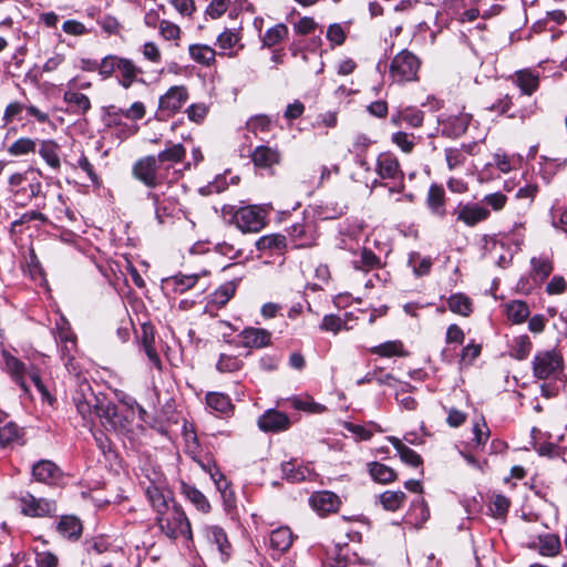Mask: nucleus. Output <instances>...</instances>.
Returning a JSON list of instances; mask_svg holds the SVG:
<instances>
[{"label":"nucleus","mask_w":567,"mask_h":567,"mask_svg":"<svg viewBox=\"0 0 567 567\" xmlns=\"http://www.w3.org/2000/svg\"><path fill=\"white\" fill-rule=\"evenodd\" d=\"M324 332L339 333L343 329H348L346 321L337 315H326L319 326Z\"/></svg>","instance_id":"3c124183"},{"label":"nucleus","mask_w":567,"mask_h":567,"mask_svg":"<svg viewBox=\"0 0 567 567\" xmlns=\"http://www.w3.org/2000/svg\"><path fill=\"white\" fill-rule=\"evenodd\" d=\"M516 84L520 89L522 93L532 95L539 85L538 74L529 71H518L516 72Z\"/></svg>","instance_id":"ea45409f"},{"label":"nucleus","mask_w":567,"mask_h":567,"mask_svg":"<svg viewBox=\"0 0 567 567\" xmlns=\"http://www.w3.org/2000/svg\"><path fill=\"white\" fill-rule=\"evenodd\" d=\"M251 162L258 168L269 169L281 162V152L277 146L259 145L251 155Z\"/></svg>","instance_id":"f3484780"},{"label":"nucleus","mask_w":567,"mask_h":567,"mask_svg":"<svg viewBox=\"0 0 567 567\" xmlns=\"http://www.w3.org/2000/svg\"><path fill=\"white\" fill-rule=\"evenodd\" d=\"M59 558L51 551H39L35 555V567H58Z\"/></svg>","instance_id":"774afa93"},{"label":"nucleus","mask_w":567,"mask_h":567,"mask_svg":"<svg viewBox=\"0 0 567 567\" xmlns=\"http://www.w3.org/2000/svg\"><path fill=\"white\" fill-rule=\"evenodd\" d=\"M532 350V342L528 336H519L516 337L513 341L512 346V357H514L517 360H524L527 358Z\"/></svg>","instance_id":"8fccbe9b"},{"label":"nucleus","mask_w":567,"mask_h":567,"mask_svg":"<svg viewBox=\"0 0 567 567\" xmlns=\"http://www.w3.org/2000/svg\"><path fill=\"white\" fill-rule=\"evenodd\" d=\"M116 71L120 73L118 82L124 89L131 87L136 81L137 75L142 72L133 61L124 58H121L118 61Z\"/></svg>","instance_id":"a878e982"},{"label":"nucleus","mask_w":567,"mask_h":567,"mask_svg":"<svg viewBox=\"0 0 567 567\" xmlns=\"http://www.w3.org/2000/svg\"><path fill=\"white\" fill-rule=\"evenodd\" d=\"M63 101L71 107L73 113L85 114L91 109L90 99L74 90H66L63 94Z\"/></svg>","instance_id":"bb28decb"},{"label":"nucleus","mask_w":567,"mask_h":567,"mask_svg":"<svg viewBox=\"0 0 567 567\" xmlns=\"http://www.w3.org/2000/svg\"><path fill=\"white\" fill-rule=\"evenodd\" d=\"M35 141L29 137H21L8 147V153L12 156H22L35 151Z\"/></svg>","instance_id":"09e8293b"},{"label":"nucleus","mask_w":567,"mask_h":567,"mask_svg":"<svg viewBox=\"0 0 567 567\" xmlns=\"http://www.w3.org/2000/svg\"><path fill=\"white\" fill-rule=\"evenodd\" d=\"M470 121H471V116L468 114H460L458 116L451 118V121H450V127L452 131L451 133L454 136H460V135L464 134L468 127Z\"/></svg>","instance_id":"69168bd1"},{"label":"nucleus","mask_w":567,"mask_h":567,"mask_svg":"<svg viewBox=\"0 0 567 567\" xmlns=\"http://www.w3.org/2000/svg\"><path fill=\"white\" fill-rule=\"evenodd\" d=\"M425 204L434 217L439 219H444L446 217V196L442 185L432 184L430 186L426 194Z\"/></svg>","instance_id":"dca6fc26"},{"label":"nucleus","mask_w":567,"mask_h":567,"mask_svg":"<svg viewBox=\"0 0 567 567\" xmlns=\"http://www.w3.org/2000/svg\"><path fill=\"white\" fill-rule=\"evenodd\" d=\"M203 533L207 543L217 547L221 561H226L231 555V544L226 532L217 525H207Z\"/></svg>","instance_id":"ddd939ff"},{"label":"nucleus","mask_w":567,"mask_h":567,"mask_svg":"<svg viewBox=\"0 0 567 567\" xmlns=\"http://www.w3.org/2000/svg\"><path fill=\"white\" fill-rule=\"evenodd\" d=\"M239 338L245 348H262L269 344L271 334L265 329L250 327L244 329Z\"/></svg>","instance_id":"412c9836"},{"label":"nucleus","mask_w":567,"mask_h":567,"mask_svg":"<svg viewBox=\"0 0 567 567\" xmlns=\"http://www.w3.org/2000/svg\"><path fill=\"white\" fill-rule=\"evenodd\" d=\"M391 141L404 153H411L415 145L413 135H409L408 133L401 131L394 133L391 137Z\"/></svg>","instance_id":"e2e57ef3"},{"label":"nucleus","mask_w":567,"mask_h":567,"mask_svg":"<svg viewBox=\"0 0 567 567\" xmlns=\"http://www.w3.org/2000/svg\"><path fill=\"white\" fill-rule=\"evenodd\" d=\"M188 52L190 58L199 64L209 66L215 62L216 51L207 44H190Z\"/></svg>","instance_id":"473e14b6"},{"label":"nucleus","mask_w":567,"mask_h":567,"mask_svg":"<svg viewBox=\"0 0 567 567\" xmlns=\"http://www.w3.org/2000/svg\"><path fill=\"white\" fill-rule=\"evenodd\" d=\"M182 493L200 512L208 513L210 504L206 496L195 486L183 483Z\"/></svg>","instance_id":"f704fd0d"},{"label":"nucleus","mask_w":567,"mask_h":567,"mask_svg":"<svg viewBox=\"0 0 567 567\" xmlns=\"http://www.w3.org/2000/svg\"><path fill=\"white\" fill-rule=\"evenodd\" d=\"M147 198H150L153 202L155 208V217L158 224H164L166 217H169L172 215V209L168 207L165 199L162 198V195L155 192H148Z\"/></svg>","instance_id":"a18cd8bd"},{"label":"nucleus","mask_w":567,"mask_h":567,"mask_svg":"<svg viewBox=\"0 0 567 567\" xmlns=\"http://www.w3.org/2000/svg\"><path fill=\"white\" fill-rule=\"evenodd\" d=\"M125 113L124 109L115 105H110L105 109L103 114V122L109 128H115L124 124Z\"/></svg>","instance_id":"de8ad7c7"},{"label":"nucleus","mask_w":567,"mask_h":567,"mask_svg":"<svg viewBox=\"0 0 567 567\" xmlns=\"http://www.w3.org/2000/svg\"><path fill=\"white\" fill-rule=\"evenodd\" d=\"M132 175L148 188L159 185L162 178L158 174L156 156L148 155L137 159L132 167Z\"/></svg>","instance_id":"6e6552de"},{"label":"nucleus","mask_w":567,"mask_h":567,"mask_svg":"<svg viewBox=\"0 0 567 567\" xmlns=\"http://www.w3.org/2000/svg\"><path fill=\"white\" fill-rule=\"evenodd\" d=\"M239 40L240 37L237 32L226 29L217 37L216 44L220 50H233Z\"/></svg>","instance_id":"052dcab7"},{"label":"nucleus","mask_w":567,"mask_h":567,"mask_svg":"<svg viewBox=\"0 0 567 567\" xmlns=\"http://www.w3.org/2000/svg\"><path fill=\"white\" fill-rule=\"evenodd\" d=\"M2 357L8 373L25 393L29 392V385L27 383V380L29 379L41 394L42 400L48 401L49 404L53 403L54 399L51 396L49 390L41 380L39 371L34 367L27 368L21 360L8 351H3Z\"/></svg>","instance_id":"f03ea898"},{"label":"nucleus","mask_w":567,"mask_h":567,"mask_svg":"<svg viewBox=\"0 0 567 567\" xmlns=\"http://www.w3.org/2000/svg\"><path fill=\"white\" fill-rule=\"evenodd\" d=\"M529 313L528 305L525 301L514 300L506 305V316L513 323H523Z\"/></svg>","instance_id":"a19ab883"},{"label":"nucleus","mask_w":567,"mask_h":567,"mask_svg":"<svg viewBox=\"0 0 567 567\" xmlns=\"http://www.w3.org/2000/svg\"><path fill=\"white\" fill-rule=\"evenodd\" d=\"M156 525L169 539L183 537L187 542L193 540L190 522L181 505L174 503L172 507L156 515Z\"/></svg>","instance_id":"7ed1b4c3"},{"label":"nucleus","mask_w":567,"mask_h":567,"mask_svg":"<svg viewBox=\"0 0 567 567\" xmlns=\"http://www.w3.org/2000/svg\"><path fill=\"white\" fill-rule=\"evenodd\" d=\"M449 309L463 317H468L473 312V302L464 293H453L447 299Z\"/></svg>","instance_id":"2f4dec72"},{"label":"nucleus","mask_w":567,"mask_h":567,"mask_svg":"<svg viewBox=\"0 0 567 567\" xmlns=\"http://www.w3.org/2000/svg\"><path fill=\"white\" fill-rule=\"evenodd\" d=\"M121 58L116 55L105 56L99 64V73L104 78H110L116 70Z\"/></svg>","instance_id":"0e129e2a"},{"label":"nucleus","mask_w":567,"mask_h":567,"mask_svg":"<svg viewBox=\"0 0 567 567\" xmlns=\"http://www.w3.org/2000/svg\"><path fill=\"white\" fill-rule=\"evenodd\" d=\"M368 468L373 481L381 484H389L396 478L394 470L385 464L371 462L368 464Z\"/></svg>","instance_id":"4c0bfd02"},{"label":"nucleus","mask_w":567,"mask_h":567,"mask_svg":"<svg viewBox=\"0 0 567 567\" xmlns=\"http://www.w3.org/2000/svg\"><path fill=\"white\" fill-rule=\"evenodd\" d=\"M386 440L396 450L402 462L413 467H417L422 464V457L415 451L406 446L399 437L388 436Z\"/></svg>","instance_id":"b1692460"},{"label":"nucleus","mask_w":567,"mask_h":567,"mask_svg":"<svg viewBox=\"0 0 567 567\" xmlns=\"http://www.w3.org/2000/svg\"><path fill=\"white\" fill-rule=\"evenodd\" d=\"M289 30L285 23H278L269 28L264 35H260L262 47L272 48L288 37Z\"/></svg>","instance_id":"e433bc0d"},{"label":"nucleus","mask_w":567,"mask_h":567,"mask_svg":"<svg viewBox=\"0 0 567 567\" xmlns=\"http://www.w3.org/2000/svg\"><path fill=\"white\" fill-rule=\"evenodd\" d=\"M410 266L416 276H424L430 272L432 260L430 257L421 258L419 254H412L409 259Z\"/></svg>","instance_id":"5fc2aeb1"},{"label":"nucleus","mask_w":567,"mask_h":567,"mask_svg":"<svg viewBox=\"0 0 567 567\" xmlns=\"http://www.w3.org/2000/svg\"><path fill=\"white\" fill-rule=\"evenodd\" d=\"M19 427L14 423L9 422L0 427V444L2 446L9 445L17 441L19 439Z\"/></svg>","instance_id":"680f3d73"},{"label":"nucleus","mask_w":567,"mask_h":567,"mask_svg":"<svg viewBox=\"0 0 567 567\" xmlns=\"http://www.w3.org/2000/svg\"><path fill=\"white\" fill-rule=\"evenodd\" d=\"M259 250H281L286 247V237L280 234L262 236L257 240Z\"/></svg>","instance_id":"c03bdc74"},{"label":"nucleus","mask_w":567,"mask_h":567,"mask_svg":"<svg viewBox=\"0 0 567 567\" xmlns=\"http://www.w3.org/2000/svg\"><path fill=\"white\" fill-rule=\"evenodd\" d=\"M186 155V150L185 147L177 143V144H173L171 145L169 147H167L166 150L162 151L158 153L156 159H157V163H166V162H169V163H179L184 159Z\"/></svg>","instance_id":"79ce46f5"},{"label":"nucleus","mask_w":567,"mask_h":567,"mask_svg":"<svg viewBox=\"0 0 567 567\" xmlns=\"http://www.w3.org/2000/svg\"><path fill=\"white\" fill-rule=\"evenodd\" d=\"M93 412L102 420L105 426H110L114 431H118L125 427L124 417L117 412L115 404L107 402L106 404L97 402V408L93 409Z\"/></svg>","instance_id":"aec40b11"},{"label":"nucleus","mask_w":567,"mask_h":567,"mask_svg":"<svg viewBox=\"0 0 567 567\" xmlns=\"http://www.w3.org/2000/svg\"><path fill=\"white\" fill-rule=\"evenodd\" d=\"M270 120L265 115H257L247 122V130L258 136L259 133H267L270 131Z\"/></svg>","instance_id":"bf43d9fd"},{"label":"nucleus","mask_w":567,"mask_h":567,"mask_svg":"<svg viewBox=\"0 0 567 567\" xmlns=\"http://www.w3.org/2000/svg\"><path fill=\"white\" fill-rule=\"evenodd\" d=\"M533 373L539 380H549L554 384H543L542 393L546 396L556 395L560 385L566 382L563 355L555 350L539 351L533 359Z\"/></svg>","instance_id":"f257e3e1"},{"label":"nucleus","mask_w":567,"mask_h":567,"mask_svg":"<svg viewBox=\"0 0 567 567\" xmlns=\"http://www.w3.org/2000/svg\"><path fill=\"white\" fill-rule=\"evenodd\" d=\"M402 116L404 122L413 128H417L423 125L424 112L416 107L406 106L402 109Z\"/></svg>","instance_id":"603ef678"},{"label":"nucleus","mask_w":567,"mask_h":567,"mask_svg":"<svg viewBox=\"0 0 567 567\" xmlns=\"http://www.w3.org/2000/svg\"><path fill=\"white\" fill-rule=\"evenodd\" d=\"M380 265L379 257L371 250L363 248L360 254V260L354 261L357 269L369 270Z\"/></svg>","instance_id":"864d4df0"},{"label":"nucleus","mask_w":567,"mask_h":567,"mask_svg":"<svg viewBox=\"0 0 567 567\" xmlns=\"http://www.w3.org/2000/svg\"><path fill=\"white\" fill-rule=\"evenodd\" d=\"M370 352L382 358L408 357L409 352L404 349V344L400 340H391L379 346L372 347Z\"/></svg>","instance_id":"cd10ccee"},{"label":"nucleus","mask_w":567,"mask_h":567,"mask_svg":"<svg viewBox=\"0 0 567 567\" xmlns=\"http://www.w3.org/2000/svg\"><path fill=\"white\" fill-rule=\"evenodd\" d=\"M236 287L237 284L234 280L223 284L210 295L209 303L217 308L224 307L235 295Z\"/></svg>","instance_id":"72a5a7b5"},{"label":"nucleus","mask_w":567,"mask_h":567,"mask_svg":"<svg viewBox=\"0 0 567 567\" xmlns=\"http://www.w3.org/2000/svg\"><path fill=\"white\" fill-rule=\"evenodd\" d=\"M421 64L420 58L413 52L406 49L401 50L391 60L389 75L396 84L417 81Z\"/></svg>","instance_id":"20e7f679"},{"label":"nucleus","mask_w":567,"mask_h":567,"mask_svg":"<svg viewBox=\"0 0 567 567\" xmlns=\"http://www.w3.org/2000/svg\"><path fill=\"white\" fill-rule=\"evenodd\" d=\"M146 497L151 503L156 515L169 508V503L173 502L172 492L165 486L151 483L145 489Z\"/></svg>","instance_id":"a211bd4d"},{"label":"nucleus","mask_w":567,"mask_h":567,"mask_svg":"<svg viewBox=\"0 0 567 567\" xmlns=\"http://www.w3.org/2000/svg\"><path fill=\"white\" fill-rule=\"evenodd\" d=\"M32 475L39 482L54 484L61 476L59 467L51 461H39L33 465Z\"/></svg>","instance_id":"4be33fe9"},{"label":"nucleus","mask_w":567,"mask_h":567,"mask_svg":"<svg viewBox=\"0 0 567 567\" xmlns=\"http://www.w3.org/2000/svg\"><path fill=\"white\" fill-rule=\"evenodd\" d=\"M207 406L220 414H228L233 411L234 404L230 398L221 392H209L206 394Z\"/></svg>","instance_id":"7c9ffc66"},{"label":"nucleus","mask_w":567,"mask_h":567,"mask_svg":"<svg viewBox=\"0 0 567 567\" xmlns=\"http://www.w3.org/2000/svg\"><path fill=\"white\" fill-rule=\"evenodd\" d=\"M243 364V361L238 357L221 353L216 363V369L220 373H233L239 371Z\"/></svg>","instance_id":"49530a36"},{"label":"nucleus","mask_w":567,"mask_h":567,"mask_svg":"<svg viewBox=\"0 0 567 567\" xmlns=\"http://www.w3.org/2000/svg\"><path fill=\"white\" fill-rule=\"evenodd\" d=\"M189 95L186 86L175 85L159 97L158 114L159 116H171L177 113L187 102Z\"/></svg>","instance_id":"1a4fd4ad"},{"label":"nucleus","mask_w":567,"mask_h":567,"mask_svg":"<svg viewBox=\"0 0 567 567\" xmlns=\"http://www.w3.org/2000/svg\"><path fill=\"white\" fill-rule=\"evenodd\" d=\"M472 433V449L482 451L491 436L489 427L487 426L484 417H478L477 420L473 421Z\"/></svg>","instance_id":"c756f323"},{"label":"nucleus","mask_w":567,"mask_h":567,"mask_svg":"<svg viewBox=\"0 0 567 567\" xmlns=\"http://www.w3.org/2000/svg\"><path fill=\"white\" fill-rule=\"evenodd\" d=\"M74 378L76 389L72 396L73 402L83 419L90 417L93 413V409L97 408L99 399L93 393L89 381L85 378H82L81 371H79V375H74Z\"/></svg>","instance_id":"0eeeda50"},{"label":"nucleus","mask_w":567,"mask_h":567,"mask_svg":"<svg viewBox=\"0 0 567 567\" xmlns=\"http://www.w3.org/2000/svg\"><path fill=\"white\" fill-rule=\"evenodd\" d=\"M55 341L59 346L60 354L64 361L66 370L73 375H79V371L81 370L74 358V354L78 351L76 337L71 329L65 326V323L58 328Z\"/></svg>","instance_id":"39448f33"},{"label":"nucleus","mask_w":567,"mask_h":567,"mask_svg":"<svg viewBox=\"0 0 567 567\" xmlns=\"http://www.w3.org/2000/svg\"><path fill=\"white\" fill-rule=\"evenodd\" d=\"M456 220L467 227H474L489 217V210L476 203H458L452 213Z\"/></svg>","instance_id":"9d476101"},{"label":"nucleus","mask_w":567,"mask_h":567,"mask_svg":"<svg viewBox=\"0 0 567 567\" xmlns=\"http://www.w3.org/2000/svg\"><path fill=\"white\" fill-rule=\"evenodd\" d=\"M377 173L383 179H403L398 158L391 153H382L377 158Z\"/></svg>","instance_id":"6ab92c4d"},{"label":"nucleus","mask_w":567,"mask_h":567,"mask_svg":"<svg viewBox=\"0 0 567 567\" xmlns=\"http://www.w3.org/2000/svg\"><path fill=\"white\" fill-rule=\"evenodd\" d=\"M56 529L63 537L78 539L82 534V524L78 517L65 515L60 518Z\"/></svg>","instance_id":"c85d7f7f"},{"label":"nucleus","mask_w":567,"mask_h":567,"mask_svg":"<svg viewBox=\"0 0 567 567\" xmlns=\"http://www.w3.org/2000/svg\"><path fill=\"white\" fill-rule=\"evenodd\" d=\"M482 346L475 342L466 344L461 352L460 364L471 365L481 354Z\"/></svg>","instance_id":"4d7b16f0"},{"label":"nucleus","mask_w":567,"mask_h":567,"mask_svg":"<svg viewBox=\"0 0 567 567\" xmlns=\"http://www.w3.org/2000/svg\"><path fill=\"white\" fill-rule=\"evenodd\" d=\"M257 424L264 432H280L289 429L290 419L286 413L270 409L259 416Z\"/></svg>","instance_id":"4468645a"},{"label":"nucleus","mask_w":567,"mask_h":567,"mask_svg":"<svg viewBox=\"0 0 567 567\" xmlns=\"http://www.w3.org/2000/svg\"><path fill=\"white\" fill-rule=\"evenodd\" d=\"M536 548V545L533 546ZM537 549L540 555L547 557H554L559 554L560 540L555 534L540 535L538 538Z\"/></svg>","instance_id":"c9c22d12"},{"label":"nucleus","mask_w":567,"mask_h":567,"mask_svg":"<svg viewBox=\"0 0 567 567\" xmlns=\"http://www.w3.org/2000/svg\"><path fill=\"white\" fill-rule=\"evenodd\" d=\"M233 220L243 233H258L266 225V214L259 206H246L235 212Z\"/></svg>","instance_id":"423d86ee"},{"label":"nucleus","mask_w":567,"mask_h":567,"mask_svg":"<svg viewBox=\"0 0 567 567\" xmlns=\"http://www.w3.org/2000/svg\"><path fill=\"white\" fill-rule=\"evenodd\" d=\"M21 511L24 515L43 517L55 513L56 505L53 501L37 498L31 494L21 497Z\"/></svg>","instance_id":"9b49d317"},{"label":"nucleus","mask_w":567,"mask_h":567,"mask_svg":"<svg viewBox=\"0 0 567 567\" xmlns=\"http://www.w3.org/2000/svg\"><path fill=\"white\" fill-rule=\"evenodd\" d=\"M310 506L320 516H326L338 511L341 502L338 495L329 491L317 492L309 498Z\"/></svg>","instance_id":"2eb2a0df"},{"label":"nucleus","mask_w":567,"mask_h":567,"mask_svg":"<svg viewBox=\"0 0 567 567\" xmlns=\"http://www.w3.org/2000/svg\"><path fill=\"white\" fill-rule=\"evenodd\" d=\"M293 542V535L289 527H279L271 532L270 547L279 554L287 551Z\"/></svg>","instance_id":"393cba45"},{"label":"nucleus","mask_w":567,"mask_h":567,"mask_svg":"<svg viewBox=\"0 0 567 567\" xmlns=\"http://www.w3.org/2000/svg\"><path fill=\"white\" fill-rule=\"evenodd\" d=\"M405 501V494L401 491H385L380 495V502L384 509L395 512Z\"/></svg>","instance_id":"37998d69"},{"label":"nucleus","mask_w":567,"mask_h":567,"mask_svg":"<svg viewBox=\"0 0 567 567\" xmlns=\"http://www.w3.org/2000/svg\"><path fill=\"white\" fill-rule=\"evenodd\" d=\"M289 401H290L292 408H295L296 410H300V411H307V412H311V413H322L326 410V408L322 404L317 403L311 400H308V399L302 400L300 398L293 396Z\"/></svg>","instance_id":"13d9d810"},{"label":"nucleus","mask_w":567,"mask_h":567,"mask_svg":"<svg viewBox=\"0 0 567 567\" xmlns=\"http://www.w3.org/2000/svg\"><path fill=\"white\" fill-rule=\"evenodd\" d=\"M554 269L550 257L540 255L530 259V275L535 281L543 282L546 280Z\"/></svg>","instance_id":"5701e85b"},{"label":"nucleus","mask_w":567,"mask_h":567,"mask_svg":"<svg viewBox=\"0 0 567 567\" xmlns=\"http://www.w3.org/2000/svg\"><path fill=\"white\" fill-rule=\"evenodd\" d=\"M506 202V195H504L501 192L487 194L483 198V203L489 206L495 212L502 210L505 207Z\"/></svg>","instance_id":"338daca9"},{"label":"nucleus","mask_w":567,"mask_h":567,"mask_svg":"<svg viewBox=\"0 0 567 567\" xmlns=\"http://www.w3.org/2000/svg\"><path fill=\"white\" fill-rule=\"evenodd\" d=\"M24 110L28 112L29 115L33 116L39 123L50 122V116L48 113L39 110L34 105L25 106L23 103L18 101L11 102L7 105L3 112L2 121L4 122V124H10L14 120H21L20 115Z\"/></svg>","instance_id":"f8f14e48"},{"label":"nucleus","mask_w":567,"mask_h":567,"mask_svg":"<svg viewBox=\"0 0 567 567\" xmlns=\"http://www.w3.org/2000/svg\"><path fill=\"white\" fill-rule=\"evenodd\" d=\"M58 151L59 146L54 141L47 140L41 142L39 154L53 169H59L61 166Z\"/></svg>","instance_id":"58836bf2"},{"label":"nucleus","mask_w":567,"mask_h":567,"mask_svg":"<svg viewBox=\"0 0 567 567\" xmlns=\"http://www.w3.org/2000/svg\"><path fill=\"white\" fill-rule=\"evenodd\" d=\"M444 154L450 169L458 168L463 166L466 162L464 151H461L460 147L445 148Z\"/></svg>","instance_id":"6e6d98bb"}]
</instances>
